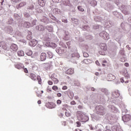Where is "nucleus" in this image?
<instances>
[{"instance_id": "obj_1", "label": "nucleus", "mask_w": 131, "mask_h": 131, "mask_svg": "<svg viewBox=\"0 0 131 131\" xmlns=\"http://www.w3.org/2000/svg\"><path fill=\"white\" fill-rule=\"evenodd\" d=\"M30 77L34 81L37 79L39 84H41V78H40V76H36V75L32 73L30 74Z\"/></svg>"}, {"instance_id": "obj_2", "label": "nucleus", "mask_w": 131, "mask_h": 131, "mask_svg": "<svg viewBox=\"0 0 131 131\" xmlns=\"http://www.w3.org/2000/svg\"><path fill=\"white\" fill-rule=\"evenodd\" d=\"M100 35L101 37H102V38H103V39H105V40H107V39H109V34L106 32H102L100 33Z\"/></svg>"}, {"instance_id": "obj_3", "label": "nucleus", "mask_w": 131, "mask_h": 131, "mask_svg": "<svg viewBox=\"0 0 131 131\" xmlns=\"http://www.w3.org/2000/svg\"><path fill=\"white\" fill-rule=\"evenodd\" d=\"M122 116V120L124 122H128L131 119L130 115H123Z\"/></svg>"}, {"instance_id": "obj_4", "label": "nucleus", "mask_w": 131, "mask_h": 131, "mask_svg": "<svg viewBox=\"0 0 131 131\" xmlns=\"http://www.w3.org/2000/svg\"><path fill=\"white\" fill-rule=\"evenodd\" d=\"M121 8L122 9V12L125 15H127L128 14V7L126 5H122L121 6Z\"/></svg>"}, {"instance_id": "obj_5", "label": "nucleus", "mask_w": 131, "mask_h": 131, "mask_svg": "<svg viewBox=\"0 0 131 131\" xmlns=\"http://www.w3.org/2000/svg\"><path fill=\"white\" fill-rule=\"evenodd\" d=\"M10 51L11 52H17L18 51V46L16 44H12L10 46Z\"/></svg>"}, {"instance_id": "obj_6", "label": "nucleus", "mask_w": 131, "mask_h": 131, "mask_svg": "<svg viewBox=\"0 0 131 131\" xmlns=\"http://www.w3.org/2000/svg\"><path fill=\"white\" fill-rule=\"evenodd\" d=\"M36 45H37V40L35 39H33L29 42V46H30V47H35Z\"/></svg>"}, {"instance_id": "obj_7", "label": "nucleus", "mask_w": 131, "mask_h": 131, "mask_svg": "<svg viewBox=\"0 0 131 131\" xmlns=\"http://www.w3.org/2000/svg\"><path fill=\"white\" fill-rule=\"evenodd\" d=\"M15 68H16L17 69L20 70V69H24V64H23V63H16L15 65Z\"/></svg>"}, {"instance_id": "obj_8", "label": "nucleus", "mask_w": 131, "mask_h": 131, "mask_svg": "<svg viewBox=\"0 0 131 131\" xmlns=\"http://www.w3.org/2000/svg\"><path fill=\"white\" fill-rule=\"evenodd\" d=\"M55 74H53L51 75V79L53 80L54 84H57L59 83V80L55 77Z\"/></svg>"}, {"instance_id": "obj_9", "label": "nucleus", "mask_w": 131, "mask_h": 131, "mask_svg": "<svg viewBox=\"0 0 131 131\" xmlns=\"http://www.w3.org/2000/svg\"><path fill=\"white\" fill-rule=\"evenodd\" d=\"M66 74L71 75L74 73V69L70 68L66 71Z\"/></svg>"}, {"instance_id": "obj_10", "label": "nucleus", "mask_w": 131, "mask_h": 131, "mask_svg": "<svg viewBox=\"0 0 131 131\" xmlns=\"http://www.w3.org/2000/svg\"><path fill=\"white\" fill-rule=\"evenodd\" d=\"M100 48L103 52L107 51V45L106 43H102L100 45Z\"/></svg>"}, {"instance_id": "obj_11", "label": "nucleus", "mask_w": 131, "mask_h": 131, "mask_svg": "<svg viewBox=\"0 0 131 131\" xmlns=\"http://www.w3.org/2000/svg\"><path fill=\"white\" fill-rule=\"evenodd\" d=\"M46 59H47V54L42 52L40 55V60L41 61H45Z\"/></svg>"}, {"instance_id": "obj_12", "label": "nucleus", "mask_w": 131, "mask_h": 131, "mask_svg": "<svg viewBox=\"0 0 131 131\" xmlns=\"http://www.w3.org/2000/svg\"><path fill=\"white\" fill-rule=\"evenodd\" d=\"M107 77L108 81H112V80H114V78H115V76L112 74H109L107 75Z\"/></svg>"}, {"instance_id": "obj_13", "label": "nucleus", "mask_w": 131, "mask_h": 131, "mask_svg": "<svg viewBox=\"0 0 131 131\" xmlns=\"http://www.w3.org/2000/svg\"><path fill=\"white\" fill-rule=\"evenodd\" d=\"M24 6H26V2H21L16 6V9H20V8H22L23 7H24Z\"/></svg>"}, {"instance_id": "obj_14", "label": "nucleus", "mask_w": 131, "mask_h": 131, "mask_svg": "<svg viewBox=\"0 0 131 131\" xmlns=\"http://www.w3.org/2000/svg\"><path fill=\"white\" fill-rule=\"evenodd\" d=\"M24 26L26 27V28H29V27H31V24L28 21H26L24 24Z\"/></svg>"}, {"instance_id": "obj_15", "label": "nucleus", "mask_w": 131, "mask_h": 131, "mask_svg": "<svg viewBox=\"0 0 131 131\" xmlns=\"http://www.w3.org/2000/svg\"><path fill=\"white\" fill-rule=\"evenodd\" d=\"M38 4L40 7H45L46 3L43 0H38Z\"/></svg>"}, {"instance_id": "obj_16", "label": "nucleus", "mask_w": 131, "mask_h": 131, "mask_svg": "<svg viewBox=\"0 0 131 131\" xmlns=\"http://www.w3.org/2000/svg\"><path fill=\"white\" fill-rule=\"evenodd\" d=\"M46 29L49 32H53V30L54 28H53L52 26H47Z\"/></svg>"}, {"instance_id": "obj_17", "label": "nucleus", "mask_w": 131, "mask_h": 131, "mask_svg": "<svg viewBox=\"0 0 131 131\" xmlns=\"http://www.w3.org/2000/svg\"><path fill=\"white\" fill-rule=\"evenodd\" d=\"M115 131H123L122 129H121L120 125H119V123H118V124L116 125Z\"/></svg>"}, {"instance_id": "obj_18", "label": "nucleus", "mask_w": 131, "mask_h": 131, "mask_svg": "<svg viewBox=\"0 0 131 131\" xmlns=\"http://www.w3.org/2000/svg\"><path fill=\"white\" fill-rule=\"evenodd\" d=\"M17 55L19 57H23L24 56V51L22 50H19L17 52Z\"/></svg>"}, {"instance_id": "obj_19", "label": "nucleus", "mask_w": 131, "mask_h": 131, "mask_svg": "<svg viewBox=\"0 0 131 131\" xmlns=\"http://www.w3.org/2000/svg\"><path fill=\"white\" fill-rule=\"evenodd\" d=\"M7 31L8 33H13V28L11 27H9L7 29Z\"/></svg>"}, {"instance_id": "obj_20", "label": "nucleus", "mask_w": 131, "mask_h": 131, "mask_svg": "<svg viewBox=\"0 0 131 131\" xmlns=\"http://www.w3.org/2000/svg\"><path fill=\"white\" fill-rule=\"evenodd\" d=\"M92 62V60L91 59H85L83 60V62L84 63V64H90Z\"/></svg>"}, {"instance_id": "obj_21", "label": "nucleus", "mask_w": 131, "mask_h": 131, "mask_svg": "<svg viewBox=\"0 0 131 131\" xmlns=\"http://www.w3.org/2000/svg\"><path fill=\"white\" fill-rule=\"evenodd\" d=\"M90 5L93 7H95L97 6V2L95 0H92L90 3Z\"/></svg>"}, {"instance_id": "obj_22", "label": "nucleus", "mask_w": 131, "mask_h": 131, "mask_svg": "<svg viewBox=\"0 0 131 131\" xmlns=\"http://www.w3.org/2000/svg\"><path fill=\"white\" fill-rule=\"evenodd\" d=\"M38 30H39V31H43V30H45V27H43L42 25H39L38 26Z\"/></svg>"}, {"instance_id": "obj_23", "label": "nucleus", "mask_w": 131, "mask_h": 131, "mask_svg": "<svg viewBox=\"0 0 131 131\" xmlns=\"http://www.w3.org/2000/svg\"><path fill=\"white\" fill-rule=\"evenodd\" d=\"M69 97L70 99H72V98L74 97V94H73V92L70 91L69 93Z\"/></svg>"}, {"instance_id": "obj_24", "label": "nucleus", "mask_w": 131, "mask_h": 131, "mask_svg": "<svg viewBox=\"0 0 131 131\" xmlns=\"http://www.w3.org/2000/svg\"><path fill=\"white\" fill-rule=\"evenodd\" d=\"M48 55L50 58V59H52L53 58L54 54L51 52V51H48Z\"/></svg>"}, {"instance_id": "obj_25", "label": "nucleus", "mask_w": 131, "mask_h": 131, "mask_svg": "<svg viewBox=\"0 0 131 131\" xmlns=\"http://www.w3.org/2000/svg\"><path fill=\"white\" fill-rule=\"evenodd\" d=\"M27 38L28 40H31V39H32V35L28 34L27 36Z\"/></svg>"}, {"instance_id": "obj_26", "label": "nucleus", "mask_w": 131, "mask_h": 131, "mask_svg": "<svg viewBox=\"0 0 131 131\" xmlns=\"http://www.w3.org/2000/svg\"><path fill=\"white\" fill-rule=\"evenodd\" d=\"M26 55H27V56H32V51H27Z\"/></svg>"}, {"instance_id": "obj_27", "label": "nucleus", "mask_w": 131, "mask_h": 131, "mask_svg": "<svg viewBox=\"0 0 131 131\" xmlns=\"http://www.w3.org/2000/svg\"><path fill=\"white\" fill-rule=\"evenodd\" d=\"M78 10L80 11V12H83L84 11V9L82 8V7L81 6H78Z\"/></svg>"}, {"instance_id": "obj_28", "label": "nucleus", "mask_w": 131, "mask_h": 131, "mask_svg": "<svg viewBox=\"0 0 131 131\" xmlns=\"http://www.w3.org/2000/svg\"><path fill=\"white\" fill-rule=\"evenodd\" d=\"M65 115H66V116H67V117H69V116H71V114L70 113H69V112H66Z\"/></svg>"}, {"instance_id": "obj_29", "label": "nucleus", "mask_w": 131, "mask_h": 131, "mask_svg": "<svg viewBox=\"0 0 131 131\" xmlns=\"http://www.w3.org/2000/svg\"><path fill=\"white\" fill-rule=\"evenodd\" d=\"M52 90H53V91H58V86H56V85H54V86L52 87Z\"/></svg>"}, {"instance_id": "obj_30", "label": "nucleus", "mask_w": 131, "mask_h": 131, "mask_svg": "<svg viewBox=\"0 0 131 131\" xmlns=\"http://www.w3.org/2000/svg\"><path fill=\"white\" fill-rule=\"evenodd\" d=\"M28 9H29V10H33V9H34V6H33V5L31 4V5H30L29 6Z\"/></svg>"}, {"instance_id": "obj_31", "label": "nucleus", "mask_w": 131, "mask_h": 131, "mask_svg": "<svg viewBox=\"0 0 131 131\" xmlns=\"http://www.w3.org/2000/svg\"><path fill=\"white\" fill-rule=\"evenodd\" d=\"M2 48L4 49V50H8V46L6 44H4L3 46H2Z\"/></svg>"}, {"instance_id": "obj_32", "label": "nucleus", "mask_w": 131, "mask_h": 131, "mask_svg": "<svg viewBox=\"0 0 131 131\" xmlns=\"http://www.w3.org/2000/svg\"><path fill=\"white\" fill-rule=\"evenodd\" d=\"M76 124H77V127H80V126H81V123H80V122L79 121L76 122Z\"/></svg>"}, {"instance_id": "obj_33", "label": "nucleus", "mask_w": 131, "mask_h": 131, "mask_svg": "<svg viewBox=\"0 0 131 131\" xmlns=\"http://www.w3.org/2000/svg\"><path fill=\"white\" fill-rule=\"evenodd\" d=\"M83 56L84 57V58H88V57H89V54L86 52H84Z\"/></svg>"}, {"instance_id": "obj_34", "label": "nucleus", "mask_w": 131, "mask_h": 131, "mask_svg": "<svg viewBox=\"0 0 131 131\" xmlns=\"http://www.w3.org/2000/svg\"><path fill=\"white\" fill-rule=\"evenodd\" d=\"M35 24H36V20H33L32 21V25H31V27L34 26V25H35Z\"/></svg>"}, {"instance_id": "obj_35", "label": "nucleus", "mask_w": 131, "mask_h": 131, "mask_svg": "<svg viewBox=\"0 0 131 131\" xmlns=\"http://www.w3.org/2000/svg\"><path fill=\"white\" fill-rule=\"evenodd\" d=\"M56 103L58 104V105H60V104H62V101H61L60 99H58L57 100Z\"/></svg>"}, {"instance_id": "obj_36", "label": "nucleus", "mask_w": 131, "mask_h": 131, "mask_svg": "<svg viewBox=\"0 0 131 131\" xmlns=\"http://www.w3.org/2000/svg\"><path fill=\"white\" fill-rule=\"evenodd\" d=\"M122 115H124V113H127V110H125V109H124L123 111H122Z\"/></svg>"}, {"instance_id": "obj_37", "label": "nucleus", "mask_w": 131, "mask_h": 131, "mask_svg": "<svg viewBox=\"0 0 131 131\" xmlns=\"http://www.w3.org/2000/svg\"><path fill=\"white\" fill-rule=\"evenodd\" d=\"M13 3H19V2H21V0H11Z\"/></svg>"}, {"instance_id": "obj_38", "label": "nucleus", "mask_w": 131, "mask_h": 131, "mask_svg": "<svg viewBox=\"0 0 131 131\" xmlns=\"http://www.w3.org/2000/svg\"><path fill=\"white\" fill-rule=\"evenodd\" d=\"M67 89H68V87H67V86L66 85H64L62 87V90H63V91H65L67 90Z\"/></svg>"}, {"instance_id": "obj_39", "label": "nucleus", "mask_w": 131, "mask_h": 131, "mask_svg": "<svg viewBox=\"0 0 131 131\" xmlns=\"http://www.w3.org/2000/svg\"><path fill=\"white\" fill-rule=\"evenodd\" d=\"M120 54L122 55V56H124L123 57H124V51H121L120 52Z\"/></svg>"}, {"instance_id": "obj_40", "label": "nucleus", "mask_w": 131, "mask_h": 131, "mask_svg": "<svg viewBox=\"0 0 131 131\" xmlns=\"http://www.w3.org/2000/svg\"><path fill=\"white\" fill-rule=\"evenodd\" d=\"M48 83L49 85H53V81H48Z\"/></svg>"}, {"instance_id": "obj_41", "label": "nucleus", "mask_w": 131, "mask_h": 131, "mask_svg": "<svg viewBox=\"0 0 131 131\" xmlns=\"http://www.w3.org/2000/svg\"><path fill=\"white\" fill-rule=\"evenodd\" d=\"M62 21L64 23H67V19L66 18L62 19Z\"/></svg>"}, {"instance_id": "obj_42", "label": "nucleus", "mask_w": 131, "mask_h": 131, "mask_svg": "<svg viewBox=\"0 0 131 131\" xmlns=\"http://www.w3.org/2000/svg\"><path fill=\"white\" fill-rule=\"evenodd\" d=\"M24 71L25 73H28V70L26 68L24 69Z\"/></svg>"}, {"instance_id": "obj_43", "label": "nucleus", "mask_w": 131, "mask_h": 131, "mask_svg": "<svg viewBox=\"0 0 131 131\" xmlns=\"http://www.w3.org/2000/svg\"><path fill=\"white\" fill-rule=\"evenodd\" d=\"M117 94H116L117 96H116V98H118V97H119V96H120V93H119V91H118Z\"/></svg>"}, {"instance_id": "obj_44", "label": "nucleus", "mask_w": 131, "mask_h": 131, "mask_svg": "<svg viewBox=\"0 0 131 131\" xmlns=\"http://www.w3.org/2000/svg\"><path fill=\"white\" fill-rule=\"evenodd\" d=\"M125 77H126V78H129V75H128V74H125Z\"/></svg>"}, {"instance_id": "obj_45", "label": "nucleus", "mask_w": 131, "mask_h": 131, "mask_svg": "<svg viewBox=\"0 0 131 131\" xmlns=\"http://www.w3.org/2000/svg\"><path fill=\"white\" fill-rule=\"evenodd\" d=\"M75 104H76V102H75L74 101L71 102V105H75Z\"/></svg>"}, {"instance_id": "obj_46", "label": "nucleus", "mask_w": 131, "mask_h": 131, "mask_svg": "<svg viewBox=\"0 0 131 131\" xmlns=\"http://www.w3.org/2000/svg\"><path fill=\"white\" fill-rule=\"evenodd\" d=\"M57 97H62V94L58 93L57 94Z\"/></svg>"}, {"instance_id": "obj_47", "label": "nucleus", "mask_w": 131, "mask_h": 131, "mask_svg": "<svg viewBox=\"0 0 131 131\" xmlns=\"http://www.w3.org/2000/svg\"><path fill=\"white\" fill-rule=\"evenodd\" d=\"M124 66H125L126 67H128L129 66L128 63L127 62L125 63Z\"/></svg>"}, {"instance_id": "obj_48", "label": "nucleus", "mask_w": 131, "mask_h": 131, "mask_svg": "<svg viewBox=\"0 0 131 131\" xmlns=\"http://www.w3.org/2000/svg\"><path fill=\"white\" fill-rule=\"evenodd\" d=\"M120 81L122 83L124 82V80L123 79V78H122L120 79Z\"/></svg>"}, {"instance_id": "obj_49", "label": "nucleus", "mask_w": 131, "mask_h": 131, "mask_svg": "<svg viewBox=\"0 0 131 131\" xmlns=\"http://www.w3.org/2000/svg\"><path fill=\"white\" fill-rule=\"evenodd\" d=\"M96 65H98L99 66L100 65V63H99V61L96 60Z\"/></svg>"}, {"instance_id": "obj_50", "label": "nucleus", "mask_w": 131, "mask_h": 131, "mask_svg": "<svg viewBox=\"0 0 131 131\" xmlns=\"http://www.w3.org/2000/svg\"><path fill=\"white\" fill-rule=\"evenodd\" d=\"M25 16L27 18H28L29 17V14H25Z\"/></svg>"}, {"instance_id": "obj_51", "label": "nucleus", "mask_w": 131, "mask_h": 131, "mask_svg": "<svg viewBox=\"0 0 131 131\" xmlns=\"http://www.w3.org/2000/svg\"><path fill=\"white\" fill-rule=\"evenodd\" d=\"M3 3H4V0H0V4L3 6Z\"/></svg>"}, {"instance_id": "obj_52", "label": "nucleus", "mask_w": 131, "mask_h": 131, "mask_svg": "<svg viewBox=\"0 0 131 131\" xmlns=\"http://www.w3.org/2000/svg\"><path fill=\"white\" fill-rule=\"evenodd\" d=\"M99 54H101L103 56L105 55V53H102V51H99Z\"/></svg>"}, {"instance_id": "obj_53", "label": "nucleus", "mask_w": 131, "mask_h": 131, "mask_svg": "<svg viewBox=\"0 0 131 131\" xmlns=\"http://www.w3.org/2000/svg\"><path fill=\"white\" fill-rule=\"evenodd\" d=\"M115 111H117V113H118V114L119 113V111L117 108H115Z\"/></svg>"}, {"instance_id": "obj_54", "label": "nucleus", "mask_w": 131, "mask_h": 131, "mask_svg": "<svg viewBox=\"0 0 131 131\" xmlns=\"http://www.w3.org/2000/svg\"><path fill=\"white\" fill-rule=\"evenodd\" d=\"M102 63H105V64H107V61H106V60H103V61H102Z\"/></svg>"}, {"instance_id": "obj_55", "label": "nucleus", "mask_w": 131, "mask_h": 131, "mask_svg": "<svg viewBox=\"0 0 131 131\" xmlns=\"http://www.w3.org/2000/svg\"><path fill=\"white\" fill-rule=\"evenodd\" d=\"M37 103H38V104H41V101L38 100V101H37Z\"/></svg>"}, {"instance_id": "obj_56", "label": "nucleus", "mask_w": 131, "mask_h": 131, "mask_svg": "<svg viewBox=\"0 0 131 131\" xmlns=\"http://www.w3.org/2000/svg\"><path fill=\"white\" fill-rule=\"evenodd\" d=\"M78 108L79 109H81V108H82V106H81V105H79V106H78Z\"/></svg>"}, {"instance_id": "obj_57", "label": "nucleus", "mask_w": 131, "mask_h": 131, "mask_svg": "<svg viewBox=\"0 0 131 131\" xmlns=\"http://www.w3.org/2000/svg\"><path fill=\"white\" fill-rule=\"evenodd\" d=\"M126 48H128V50H130V47H129V46L127 45V46H126Z\"/></svg>"}, {"instance_id": "obj_58", "label": "nucleus", "mask_w": 131, "mask_h": 131, "mask_svg": "<svg viewBox=\"0 0 131 131\" xmlns=\"http://www.w3.org/2000/svg\"><path fill=\"white\" fill-rule=\"evenodd\" d=\"M53 47H54V48H56V47H57V45H56V43H53Z\"/></svg>"}, {"instance_id": "obj_59", "label": "nucleus", "mask_w": 131, "mask_h": 131, "mask_svg": "<svg viewBox=\"0 0 131 131\" xmlns=\"http://www.w3.org/2000/svg\"><path fill=\"white\" fill-rule=\"evenodd\" d=\"M95 75H96V76H98L99 75V72L95 73Z\"/></svg>"}, {"instance_id": "obj_60", "label": "nucleus", "mask_w": 131, "mask_h": 131, "mask_svg": "<svg viewBox=\"0 0 131 131\" xmlns=\"http://www.w3.org/2000/svg\"><path fill=\"white\" fill-rule=\"evenodd\" d=\"M91 91H92V92H95V88H92L91 89Z\"/></svg>"}, {"instance_id": "obj_61", "label": "nucleus", "mask_w": 131, "mask_h": 131, "mask_svg": "<svg viewBox=\"0 0 131 131\" xmlns=\"http://www.w3.org/2000/svg\"><path fill=\"white\" fill-rule=\"evenodd\" d=\"M129 22H131V17L128 18Z\"/></svg>"}, {"instance_id": "obj_62", "label": "nucleus", "mask_w": 131, "mask_h": 131, "mask_svg": "<svg viewBox=\"0 0 131 131\" xmlns=\"http://www.w3.org/2000/svg\"><path fill=\"white\" fill-rule=\"evenodd\" d=\"M80 84L79 83V82H78V83H77V86H79Z\"/></svg>"}, {"instance_id": "obj_63", "label": "nucleus", "mask_w": 131, "mask_h": 131, "mask_svg": "<svg viewBox=\"0 0 131 131\" xmlns=\"http://www.w3.org/2000/svg\"><path fill=\"white\" fill-rule=\"evenodd\" d=\"M102 66H106V64H105V63H102Z\"/></svg>"}, {"instance_id": "obj_64", "label": "nucleus", "mask_w": 131, "mask_h": 131, "mask_svg": "<svg viewBox=\"0 0 131 131\" xmlns=\"http://www.w3.org/2000/svg\"><path fill=\"white\" fill-rule=\"evenodd\" d=\"M105 131H111L110 129H106Z\"/></svg>"}]
</instances>
